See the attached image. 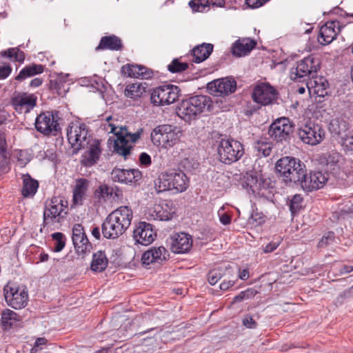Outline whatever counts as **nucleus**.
<instances>
[{
	"label": "nucleus",
	"instance_id": "obj_1",
	"mask_svg": "<svg viewBox=\"0 0 353 353\" xmlns=\"http://www.w3.org/2000/svg\"><path fill=\"white\" fill-rule=\"evenodd\" d=\"M118 121L111 116L106 117L101 124L102 129L108 133H113L117 137L114 143V152L125 159L130 154L133 143L137 141L143 132L141 129L134 133L128 132L127 127L118 128Z\"/></svg>",
	"mask_w": 353,
	"mask_h": 353
},
{
	"label": "nucleus",
	"instance_id": "obj_2",
	"mask_svg": "<svg viewBox=\"0 0 353 353\" xmlns=\"http://www.w3.org/2000/svg\"><path fill=\"white\" fill-rule=\"evenodd\" d=\"M133 212L128 206H121L112 211L102 224V234L109 239L122 235L131 225Z\"/></svg>",
	"mask_w": 353,
	"mask_h": 353
},
{
	"label": "nucleus",
	"instance_id": "obj_3",
	"mask_svg": "<svg viewBox=\"0 0 353 353\" xmlns=\"http://www.w3.org/2000/svg\"><path fill=\"white\" fill-rule=\"evenodd\" d=\"M189 183L188 177L181 170L172 168L161 172L154 185L158 192L171 190L181 193L188 189Z\"/></svg>",
	"mask_w": 353,
	"mask_h": 353
},
{
	"label": "nucleus",
	"instance_id": "obj_4",
	"mask_svg": "<svg viewBox=\"0 0 353 353\" xmlns=\"http://www.w3.org/2000/svg\"><path fill=\"white\" fill-rule=\"evenodd\" d=\"M183 137L180 127L163 124L154 128L151 132L152 143L164 149H170L177 144Z\"/></svg>",
	"mask_w": 353,
	"mask_h": 353
},
{
	"label": "nucleus",
	"instance_id": "obj_5",
	"mask_svg": "<svg viewBox=\"0 0 353 353\" xmlns=\"http://www.w3.org/2000/svg\"><path fill=\"white\" fill-rule=\"evenodd\" d=\"M305 165L301 161L292 157H284L279 159L275 169L286 183H296L303 176Z\"/></svg>",
	"mask_w": 353,
	"mask_h": 353
},
{
	"label": "nucleus",
	"instance_id": "obj_6",
	"mask_svg": "<svg viewBox=\"0 0 353 353\" xmlns=\"http://www.w3.org/2000/svg\"><path fill=\"white\" fill-rule=\"evenodd\" d=\"M210 98L198 95L183 100L176 109L177 115L185 121L195 119L205 109Z\"/></svg>",
	"mask_w": 353,
	"mask_h": 353
},
{
	"label": "nucleus",
	"instance_id": "obj_7",
	"mask_svg": "<svg viewBox=\"0 0 353 353\" xmlns=\"http://www.w3.org/2000/svg\"><path fill=\"white\" fill-rule=\"evenodd\" d=\"M219 159L225 164L237 161L243 154L242 144L233 139H222L217 147Z\"/></svg>",
	"mask_w": 353,
	"mask_h": 353
},
{
	"label": "nucleus",
	"instance_id": "obj_8",
	"mask_svg": "<svg viewBox=\"0 0 353 353\" xmlns=\"http://www.w3.org/2000/svg\"><path fill=\"white\" fill-rule=\"evenodd\" d=\"M68 208V202L58 196L52 197L46 203L43 212V224L52 225L60 222V219L65 214Z\"/></svg>",
	"mask_w": 353,
	"mask_h": 353
},
{
	"label": "nucleus",
	"instance_id": "obj_9",
	"mask_svg": "<svg viewBox=\"0 0 353 353\" xmlns=\"http://www.w3.org/2000/svg\"><path fill=\"white\" fill-rule=\"evenodd\" d=\"M5 300L7 304L16 309L25 307L28 302V291L25 286L8 283L3 288Z\"/></svg>",
	"mask_w": 353,
	"mask_h": 353
},
{
	"label": "nucleus",
	"instance_id": "obj_10",
	"mask_svg": "<svg viewBox=\"0 0 353 353\" xmlns=\"http://www.w3.org/2000/svg\"><path fill=\"white\" fill-rule=\"evenodd\" d=\"M180 90L176 85H164L154 88L150 96L154 105H165L175 102L179 97Z\"/></svg>",
	"mask_w": 353,
	"mask_h": 353
},
{
	"label": "nucleus",
	"instance_id": "obj_11",
	"mask_svg": "<svg viewBox=\"0 0 353 353\" xmlns=\"http://www.w3.org/2000/svg\"><path fill=\"white\" fill-rule=\"evenodd\" d=\"M319 68V60L310 55L297 63L296 67L292 70L290 77L294 81H300L301 78L309 76L313 77Z\"/></svg>",
	"mask_w": 353,
	"mask_h": 353
},
{
	"label": "nucleus",
	"instance_id": "obj_12",
	"mask_svg": "<svg viewBox=\"0 0 353 353\" xmlns=\"http://www.w3.org/2000/svg\"><path fill=\"white\" fill-rule=\"evenodd\" d=\"M298 135L303 143L316 145L323 140L325 132L320 125L309 121L299 128Z\"/></svg>",
	"mask_w": 353,
	"mask_h": 353
},
{
	"label": "nucleus",
	"instance_id": "obj_13",
	"mask_svg": "<svg viewBox=\"0 0 353 353\" xmlns=\"http://www.w3.org/2000/svg\"><path fill=\"white\" fill-rule=\"evenodd\" d=\"M67 137L74 150L84 148L90 143L88 131L84 124L73 125L68 129Z\"/></svg>",
	"mask_w": 353,
	"mask_h": 353
},
{
	"label": "nucleus",
	"instance_id": "obj_14",
	"mask_svg": "<svg viewBox=\"0 0 353 353\" xmlns=\"http://www.w3.org/2000/svg\"><path fill=\"white\" fill-rule=\"evenodd\" d=\"M35 128L37 131L46 135L60 130L57 112H45L36 119Z\"/></svg>",
	"mask_w": 353,
	"mask_h": 353
},
{
	"label": "nucleus",
	"instance_id": "obj_15",
	"mask_svg": "<svg viewBox=\"0 0 353 353\" xmlns=\"http://www.w3.org/2000/svg\"><path fill=\"white\" fill-rule=\"evenodd\" d=\"M327 181V174L321 172H313L306 174V170L303 169V176L300 177V181L296 183L301 185L305 192L317 190L324 186Z\"/></svg>",
	"mask_w": 353,
	"mask_h": 353
},
{
	"label": "nucleus",
	"instance_id": "obj_16",
	"mask_svg": "<svg viewBox=\"0 0 353 353\" xmlns=\"http://www.w3.org/2000/svg\"><path fill=\"white\" fill-rule=\"evenodd\" d=\"M277 94L273 86L267 83H261L254 87L252 97L254 102L261 105H268L276 101Z\"/></svg>",
	"mask_w": 353,
	"mask_h": 353
},
{
	"label": "nucleus",
	"instance_id": "obj_17",
	"mask_svg": "<svg viewBox=\"0 0 353 353\" xmlns=\"http://www.w3.org/2000/svg\"><path fill=\"white\" fill-rule=\"evenodd\" d=\"M292 132V126L287 118H281L275 121L270 127L268 134L277 142L286 140Z\"/></svg>",
	"mask_w": 353,
	"mask_h": 353
},
{
	"label": "nucleus",
	"instance_id": "obj_18",
	"mask_svg": "<svg viewBox=\"0 0 353 353\" xmlns=\"http://www.w3.org/2000/svg\"><path fill=\"white\" fill-rule=\"evenodd\" d=\"M236 83L234 79L223 78L214 80L208 84V88L216 96H225L234 92Z\"/></svg>",
	"mask_w": 353,
	"mask_h": 353
},
{
	"label": "nucleus",
	"instance_id": "obj_19",
	"mask_svg": "<svg viewBox=\"0 0 353 353\" xmlns=\"http://www.w3.org/2000/svg\"><path fill=\"white\" fill-rule=\"evenodd\" d=\"M192 247V236L187 233H176L170 237V250L174 253H187L190 251Z\"/></svg>",
	"mask_w": 353,
	"mask_h": 353
},
{
	"label": "nucleus",
	"instance_id": "obj_20",
	"mask_svg": "<svg viewBox=\"0 0 353 353\" xmlns=\"http://www.w3.org/2000/svg\"><path fill=\"white\" fill-rule=\"evenodd\" d=\"M12 104L16 111L27 113L35 107L37 97L33 94L17 93L12 97Z\"/></svg>",
	"mask_w": 353,
	"mask_h": 353
},
{
	"label": "nucleus",
	"instance_id": "obj_21",
	"mask_svg": "<svg viewBox=\"0 0 353 353\" xmlns=\"http://www.w3.org/2000/svg\"><path fill=\"white\" fill-rule=\"evenodd\" d=\"M169 256V252L163 246L152 247L143 254L141 261L145 266L153 263L162 264Z\"/></svg>",
	"mask_w": 353,
	"mask_h": 353
},
{
	"label": "nucleus",
	"instance_id": "obj_22",
	"mask_svg": "<svg viewBox=\"0 0 353 353\" xmlns=\"http://www.w3.org/2000/svg\"><path fill=\"white\" fill-rule=\"evenodd\" d=\"M155 236L152 225L146 222H140L133 231V237L136 242L143 245L152 243Z\"/></svg>",
	"mask_w": 353,
	"mask_h": 353
},
{
	"label": "nucleus",
	"instance_id": "obj_23",
	"mask_svg": "<svg viewBox=\"0 0 353 353\" xmlns=\"http://www.w3.org/2000/svg\"><path fill=\"white\" fill-rule=\"evenodd\" d=\"M72 239L78 253L84 254L87 251H90L91 245L81 224H75L73 226Z\"/></svg>",
	"mask_w": 353,
	"mask_h": 353
},
{
	"label": "nucleus",
	"instance_id": "obj_24",
	"mask_svg": "<svg viewBox=\"0 0 353 353\" xmlns=\"http://www.w3.org/2000/svg\"><path fill=\"white\" fill-rule=\"evenodd\" d=\"M111 176L115 182L129 184L138 181L141 178V172L137 169L115 168L112 171Z\"/></svg>",
	"mask_w": 353,
	"mask_h": 353
},
{
	"label": "nucleus",
	"instance_id": "obj_25",
	"mask_svg": "<svg viewBox=\"0 0 353 353\" xmlns=\"http://www.w3.org/2000/svg\"><path fill=\"white\" fill-rule=\"evenodd\" d=\"M339 31V21H328L321 28L318 41L322 45L330 44L336 38Z\"/></svg>",
	"mask_w": 353,
	"mask_h": 353
},
{
	"label": "nucleus",
	"instance_id": "obj_26",
	"mask_svg": "<svg viewBox=\"0 0 353 353\" xmlns=\"http://www.w3.org/2000/svg\"><path fill=\"white\" fill-rule=\"evenodd\" d=\"M121 73L137 79H150L153 77L152 70L141 65H124L121 68Z\"/></svg>",
	"mask_w": 353,
	"mask_h": 353
},
{
	"label": "nucleus",
	"instance_id": "obj_27",
	"mask_svg": "<svg viewBox=\"0 0 353 353\" xmlns=\"http://www.w3.org/2000/svg\"><path fill=\"white\" fill-rule=\"evenodd\" d=\"M256 42L250 38L239 39L232 46V53L234 56L241 57L248 55L255 48Z\"/></svg>",
	"mask_w": 353,
	"mask_h": 353
},
{
	"label": "nucleus",
	"instance_id": "obj_28",
	"mask_svg": "<svg viewBox=\"0 0 353 353\" xmlns=\"http://www.w3.org/2000/svg\"><path fill=\"white\" fill-rule=\"evenodd\" d=\"M306 85L310 94L323 97L327 94L328 82L323 77H313Z\"/></svg>",
	"mask_w": 353,
	"mask_h": 353
},
{
	"label": "nucleus",
	"instance_id": "obj_29",
	"mask_svg": "<svg viewBox=\"0 0 353 353\" xmlns=\"http://www.w3.org/2000/svg\"><path fill=\"white\" fill-rule=\"evenodd\" d=\"M174 210L168 203L164 205H155L148 210V218L159 221H168L172 218Z\"/></svg>",
	"mask_w": 353,
	"mask_h": 353
},
{
	"label": "nucleus",
	"instance_id": "obj_30",
	"mask_svg": "<svg viewBox=\"0 0 353 353\" xmlns=\"http://www.w3.org/2000/svg\"><path fill=\"white\" fill-rule=\"evenodd\" d=\"M122 196V192L118 188L110 187L106 184H102L94 191V196L101 201H108L109 199L115 200Z\"/></svg>",
	"mask_w": 353,
	"mask_h": 353
},
{
	"label": "nucleus",
	"instance_id": "obj_31",
	"mask_svg": "<svg viewBox=\"0 0 353 353\" xmlns=\"http://www.w3.org/2000/svg\"><path fill=\"white\" fill-rule=\"evenodd\" d=\"M123 48L121 40L115 35L103 37L99 42V44L96 48L97 50H121Z\"/></svg>",
	"mask_w": 353,
	"mask_h": 353
},
{
	"label": "nucleus",
	"instance_id": "obj_32",
	"mask_svg": "<svg viewBox=\"0 0 353 353\" xmlns=\"http://www.w3.org/2000/svg\"><path fill=\"white\" fill-rule=\"evenodd\" d=\"M213 45L203 43L194 47L192 50L193 61L201 63L206 60L213 51Z\"/></svg>",
	"mask_w": 353,
	"mask_h": 353
},
{
	"label": "nucleus",
	"instance_id": "obj_33",
	"mask_svg": "<svg viewBox=\"0 0 353 353\" xmlns=\"http://www.w3.org/2000/svg\"><path fill=\"white\" fill-rule=\"evenodd\" d=\"M21 321V316L10 309L4 310L1 313V323L5 330L17 326Z\"/></svg>",
	"mask_w": 353,
	"mask_h": 353
},
{
	"label": "nucleus",
	"instance_id": "obj_34",
	"mask_svg": "<svg viewBox=\"0 0 353 353\" xmlns=\"http://www.w3.org/2000/svg\"><path fill=\"white\" fill-rule=\"evenodd\" d=\"M22 195L25 197L32 196L35 194L39 187L37 180L32 179L28 174H23Z\"/></svg>",
	"mask_w": 353,
	"mask_h": 353
},
{
	"label": "nucleus",
	"instance_id": "obj_35",
	"mask_svg": "<svg viewBox=\"0 0 353 353\" xmlns=\"http://www.w3.org/2000/svg\"><path fill=\"white\" fill-rule=\"evenodd\" d=\"M44 70L43 65L32 63L24 67L15 77L17 81H23L27 78L41 74Z\"/></svg>",
	"mask_w": 353,
	"mask_h": 353
},
{
	"label": "nucleus",
	"instance_id": "obj_36",
	"mask_svg": "<svg viewBox=\"0 0 353 353\" xmlns=\"http://www.w3.org/2000/svg\"><path fill=\"white\" fill-rule=\"evenodd\" d=\"M146 91V87L141 83H133L126 85L124 90V94L125 97L137 99L143 96Z\"/></svg>",
	"mask_w": 353,
	"mask_h": 353
},
{
	"label": "nucleus",
	"instance_id": "obj_37",
	"mask_svg": "<svg viewBox=\"0 0 353 353\" xmlns=\"http://www.w3.org/2000/svg\"><path fill=\"white\" fill-rule=\"evenodd\" d=\"M89 181L86 179H79L77 180L75 187L73 190V201L74 203H81L86 191L88 190Z\"/></svg>",
	"mask_w": 353,
	"mask_h": 353
},
{
	"label": "nucleus",
	"instance_id": "obj_38",
	"mask_svg": "<svg viewBox=\"0 0 353 353\" xmlns=\"http://www.w3.org/2000/svg\"><path fill=\"white\" fill-rule=\"evenodd\" d=\"M68 85L65 78L57 76L50 81L49 88L52 91H56L57 94L63 96L68 90Z\"/></svg>",
	"mask_w": 353,
	"mask_h": 353
},
{
	"label": "nucleus",
	"instance_id": "obj_39",
	"mask_svg": "<svg viewBox=\"0 0 353 353\" xmlns=\"http://www.w3.org/2000/svg\"><path fill=\"white\" fill-rule=\"evenodd\" d=\"M108 265V259L103 252L99 251L93 254L91 263L92 270L97 272H103Z\"/></svg>",
	"mask_w": 353,
	"mask_h": 353
},
{
	"label": "nucleus",
	"instance_id": "obj_40",
	"mask_svg": "<svg viewBox=\"0 0 353 353\" xmlns=\"http://www.w3.org/2000/svg\"><path fill=\"white\" fill-rule=\"evenodd\" d=\"M348 129L347 123L340 119H332L329 125L330 132L334 135L340 136L341 138L345 136V133Z\"/></svg>",
	"mask_w": 353,
	"mask_h": 353
},
{
	"label": "nucleus",
	"instance_id": "obj_41",
	"mask_svg": "<svg viewBox=\"0 0 353 353\" xmlns=\"http://www.w3.org/2000/svg\"><path fill=\"white\" fill-rule=\"evenodd\" d=\"M89 149L88 151V157L86 161V165H92L96 163L101 154V150L100 148V143L97 140H93L91 143H89Z\"/></svg>",
	"mask_w": 353,
	"mask_h": 353
},
{
	"label": "nucleus",
	"instance_id": "obj_42",
	"mask_svg": "<svg viewBox=\"0 0 353 353\" xmlns=\"http://www.w3.org/2000/svg\"><path fill=\"white\" fill-rule=\"evenodd\" d=\"M2 57L9 58L16 62L22 63L25 59L24 52L17 48H10L0 52Z\"/></svg>",
	"mask_w": 353,
	"mask_h": 353
},
{
	"label": "nucleus",
	"instance_id": "obj_43",
	"mask_svg": "<svg viewBox=\"0 0 353 353\" xmlns=\"http://www.w3.org/2000/svg\"><path fill=\"white\" fill-rule=\"evenodd\" d=\"M255 149L263 157H268L272 152V144L264 139H261L256 143Z\"/></svg>",
	"mask_w": 353,
	"mask_h": 353
},
{
	"label": "nucleus",
	"instance_id": "obj_44",
	"mask_svg": "<svg viewBox=\"0 0 353 353\" xmlns=\"http://www.w3.org/2000/svg\"><path fill=\"white\" fill-rule=\"evenodd\" d=\"M258 293L259 291L255 288H248L246 290L242 291L238 295L235 296L233 299L232 303L241 302L245 299H252Z\"/></svg>",
	"mask_w": 353,
	"mask_h": 353
},
{
	"label": "nucleus",
	"instance_id": "obj_45",
	"mask_svg": "<svg viewBox=\"0 0 353 353\" xmlns=\"http://www.w3.org/2000/svg\"><path fill=\"white\" fill-rule=\"evenodd\" d=\"M188 64L187 63L181 62L178 59H174L168 65V70L172 73L181 72L187 70Z\"/></svg>",
	"mask_w": 353,
	"mask_h": 353
},
{
	"label": "nucleus",
	"instance_id": "obj_46",
	"mask_svg": "<svg viewBox=\"0 0 353 353\" xmlns=\"http://www.w3.org/2000/svg\"><path fill=\"white\" fill-rule=\"evenodd\" d=\"M224 275V270L221 268L214 269L209 272L208 280L210 285H215L218 281Z\"/></svg>",
	"mask_w": 353,
	"mask_h": 353
},
{
	"label": "nucleus",
	"instance_id": "obj_47",
	"mask_svg": "<svg viewBox=\"0 0 353 353\" xmlns=\"http://www.w3.org/2000/svg\"><path fill=\"white\" fill-rule=\"evenodd\" d=\"M52 236L54 241V251H61L65 245L64 235L61 232H55L52 235Z\"/></svg>",
	"mask_w": 353,
	"mask_h": 353
},
{
	"label": "nucleus",
	"instance_id": "obj_48",
	"mask_svg": "<svg viewBox=\"0 0 353 353\" xmlns=\"http://www.w3.org/2000/svg\"><path fill=\"white\" fill-rule=\"evenodd\" d=\"M303 198L299 194L294 195L290 201V210L292 214L296 213L301 208Z\"/></svg>",
	"mask_w": 353,
	"mask_h": 353
},
{
	"label": "nucleus",
	"instance_id": "obj_49",
	"mask_svg": "<svg viewBox=\"0 0 353 353\" xmlns=\"http://www.w3.org/2000/svg\"><path fill=\"white\" fill-rule=\"evenodd\" d=\"M0 155L4 158H7V142L6 132L0 129Z\"/></svg>",
	"mask_w": 353,
	"mask_h": 353
},
{
	"label": "nucleus",
	"instance_id": "obj_50",
	"mask_svg": "<svg viewBox=\"0 0 353 353\" xmlns=\"http://www.w3.org/2000/svg\"><path fill=\"white\" fill-rule=\"evenodd\" d=\"M334 239V233L333 232H328L321 239L319 243V248H324L333 242Z\"/></svg>",
	"mask_w": 353,
	"mask_h": 353
},
{
	"label": "nucleus",
	"instance_id": "obj_51",
	"mask_svg": "<svg viewBox=\"0 0 353 353\" xmlns=\"http://www.w3.org/2000/svg\"><path fill=\"white\" fill-rule=\"evenodd\" d=\"M341 155L336 152H331L325 157L327 165H336L341 159Z\"/></svg>",
	"mask_w": 353,
	"mask_h": 353
},
{
	"label": "nucleus",
	"instance_id": "obj_52",
	"mask_svg": "<svg viewBox=\"0 0 353 353\" xmlns=\"http://www.w3.org/2000/svg\"><path fill=\"white\" fill-rule=\"evenodd\" d=\"M203 0H191L188 4L194 12H199L205 8V4Z\"/></svg>",
	"mask_w": 353,
	"mask_h": 353
},
{
	"label": "nucleus",
	"instance_id": "obj_53",
	"mask_svg": "<svg viewBox=\"0 0 353 353\" xmlns=\"http://www.w3.org/2000/svg\"><path fill=\"white\" fill-rule=\"evenodd\" d=\"M243 325L250 329L256 328L257 326L256 322L250 314L245 315V316L243 319Z\"/></svg>",
	"mask_w": 353,
	"mask_h": 353
},
{
	"label": "nucleus",
	"instance_id": "obj_54",
	"mask_svg": "<svg viewBox=\"0 0 353 353\" xmlns=\"http://www.w3.org/2000/svg\"><path fill=\"white\" fill-rule=\"evenodd\" d=\"M12 70L10 64L0 65V80L6 79L11 74Z\"/></svg>",
	"mask_w": 353,
	"mask_h": 353
},
{
	"label": "nucleus",
	"instance_id": "obj_55",
	"mask_svg": "<svg viewBox=\"0 0 353 353\" xmlns=\"http://www.w3.org/2000/svg\"><path fill=\"white\" fill-rule=\"evenodd\" d=\"M248 185L250 186V188L253 192L261 190V183L256 179L254 178L253 176H250V179L248 178Z\"/></svg>",
	"mask_w": 353,
	"mask_h": 353
},
{
	"label": "nucleus",
	"instance_id": "obj_56",
	"mask_svg": "<svg viewBox=\"0 0 353 353\" xmlns=\"http://www.w3.org/2000/svg\"><path fill=\"white\" fill-rule=\"evenodd\" d=\"M269 0H245V3L251 8H258Z\"/></svg>",
	"mask_w": 353,
	"mask_h": 353
},
{
	"label": "nucleus",
	"instance_id": "obj_57",
	"mask_svg": "<svg viewBox=\"0 0 353 353\" xmlns=\"http://www.w3.org/2000/svg\"><path fill=\"white\" fill-rule=\"evenodd\" d=\"M343 144L348 150H353V136H346L343 137Z\"/></svg>",
	"mask_w": 353,
	"mask_h": 353
},
{
	"label": "nucleus",
	"instance_id": "obj_58",
	"mask_svg": "<svg viewBox=\"0 0 353 353\" xmlns=\"http://www.w3.org/2000/svg\"><path fill=\"white\" fill-rule=\"evenodd\" d=\"M17 159L20 163L21 167L25 166L29 162V159L27 157L26 153L22 151H20L17 154Z\"/></svg>",
	"mask_w": 353,
	"mask_h": 353
},
{
	"label": "nucleus",
	"instance_id": "obj_59",
	"mask_svg": "<svg viewBox=\"0 0 353 353\" xmlns=\"http://www.w3.org/2000/svg\"><path fill=\"white\" fill-rule=\"evenodd\" d=\"M139 161L141 165L148 166L151 164V157L145 152H142L139 156Z\"/></svg>",
	"mask_w": 353,
	"mask_h": 353
},
{
	"label": "nucleus",
	"instance_id": "obj_60",
	"mask_svg": "<svg viewBox=\"0 0 353 353\" xmlns=\"http://www.w3.org/2000/svg\"><path fill=\"white\" fill-rule=\"evenodd\" d=\"M279 245V241H272L268 243L263 248L265 253L272 252L275 250Z\"/></svg>",
	"mask_w": 353,
	"mask_h": 353
},
{
	"label": "nucleus",
	"instance_id": "obj_61",
	"mask_svg": "<svg viewBox=\"0 0 353 353\" xmlns=\"http://www.w3.org/2000/svg\"><path fill=\"white\" fill-rule=\"evenodd\" d=\"M205 1L208 6H215L218 7H222L225 4L224 0H203Z\"/></svg>",
	"mask_w": 353,
	"mask_h": 353
},
{
	"label": "nucleus",
	"instance_id": "obj_62",
	"mask_svg": "<svg viewBox=\"0 0 353 353\" xmlns=\"http://www.w3.org/2000/svg\"><path fill=\"white\" fill-rule=\"evenodd\" d=\"M220 222L223 225H228L231 222V216L225 213L219 215Z\"/></svg>",
	"mask_w": 353,
	"mask_h": 353
},
{
	"label": "nucleus",
	"instance_id": "obj_63",
	"mask_svg": "<svg viewBox=\"0 0 353 353\" xmlns=\"http://www.w3.org/2000/svg\"><path fill=\"white\" fill-rule=\"evenodd\" d=\"M235 282L232 281H223L220 284V289L222 290H227L234 285Z\"/></svg>",
	"mask_w": 353,
	"mask_h": 353
},
{
	"label": "nucleus",
	"instance_id": "obj_64",
	"mask_svg": "<svg viewBox=\"0 0 353 353\" xmlns=\"http://www.w3.org/2000/svg\"><path fill=\"white\" fill-rule=\"evenodd\" d=\"M43 83V79L39 77L34 78L30 83V86L32 88H37Z\"/></svg>",
	"mask_w": 353,
	"mask_h": 353
}]
</instances>
